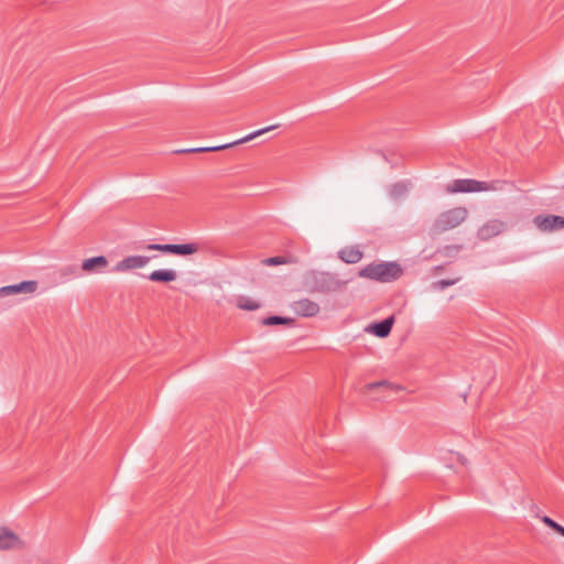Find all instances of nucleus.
<instances>
[{"mask_svg":"<svg viewBox=\"0 0 564 564\" xmlns=\"http://www.w3.org/2000/svg\"><path fill=\"white\" fill-rule=\"evenodd\" d=\"M402 272L401 265L397 262H372L360 269L358 276L388 283L398 280Z\"/></svg>","mask_w":564,"mask_h":564,"instance_id":"obj_1","label":"nucleus"},{"mask_svg":"<svg viewBox=\"0 0 564 564\" xmlns=\"http://www.w3.org/2000/svg\"><path fill=\"white\" fill-rule=\"evenodd\" d=\"M467 217V209L465 207H454L445 210L438 215L434 221V231L441 234L459 226Z\"/></svg>","mask_w":564,"mask_h":564,"instance_id":"obj_2","label":"nucleus"},{"mask_svg":"<svg viewBox=\"0 0 564 564\" xmlns=\"http://www.w3.org/2000/svg\"><path fill=\"white\" fill-rule=\"evenodd\" d=\"M274 128H276V126H270V127L262 128L260 130L249 133L248 135H246L245 138H242L240 140H237V141L230 142V143H226V144H221V145H214V147L182 149V150H176L175 153H203V152H213V151L228 149V148L235 147L237 144H241L243 142L250 141V140L254 139L256 137H259Z\"/></svg>","mask_w":564,"mask_h":564,"instance_id":"obj_3","label":"nucleus"},{"mask_svg":"<svg viewBox=\"0 0 564 564\" xmlns=\"http://www.w3.org/2000/svg\"><path fill=\"white\" fill-rule=\"evenodd\" d=\"M145 250H156L164 253H172L177 256H188L196 253L199 250V245L196 242L175 245V243H149L144 247Z\"/></svg>","mask_w":564,"mask_h":564,"instance_id":"obj_4","label":"nucleus"},{"mask_svg":"<svg viewBox=\"0 0 564 564\" xmlns=\"http://www.w3.org/2000/svg\"><path fill=\"white\" fill-rule=\"evenodd\" d=\"M491 187L486 182H478L474 178H457L453 184L448 185V193H473L488 191Z\"/></svg>","mask_w":564,"mask_h":564,"instance_id":"obj_5","label":"nucleus"},{"mask_svg":"<svg viewBox=\"0 0 564 564\" xmlns=\"http://www.w3.org/2000/svg\"><path fill=\"white\" fill-rule=\"evenodd\" d=\"M39 283L36 281H22L18 284L6 285L0 288V297H6L17 294H32L37 290Z\"/></svg>","mask_w":564,"mask_h":564,"instance_id":"obj_6","label":"nucleus"},{"mask_svg":"<svg viewBox=\"0 0 564 564\" xmlns=\"http://www.w3.org/2000/svg\"><path fill=\"white\" fill-rule=\"evenodd\" d=\"M153 258H155V256H153ZM152 257L149 256H129L116 264L115 271L124 272L133 269L143 268L149 263Z\"/></svg>","mask_w":564,"mask_h":564,"instance_id":"obj_7","label":"nucleus"},{"mask_svg":"<svg viewBox=\"0 0 564 564\" xmlns=\"http://www.w3.org/2000/svg\"><path fill=\"white\" fill-rule=\"evenodd\" d=\"M347 281L337 279L330 273H322L317 280V289L321 292L340 291L346 288Z\"/></svg>","mask_w":564,"mask_h":564,"instance_id":"obj_8","label":"nucleus"},{"mask_svg":"<svg viewBox=\"0 0 564 564\" xmlns=\"http://www.w3.org/2000/svg\"><path fill=\"white\" fill-rule=\"evenodd\" d=\"M291 307L299 316L303 317L316 316L321 310L319 305L310 299L295 301L292 303Z\"/></svg>","mask_w":564,"mask_h":564,"instance_id":"obj_9","label":"nucleus"},{"mask_svg":"<svg viewBox=\"0 0 564 564\" xmlns=\"http://www.w3.org/2000/svg\"><path fill=\"white\" fill-rule=\"evenodd\" d=\"M505 230V223L498 219H492L482 225L477 232L481 240H489Z\"/></svg>","mask_w":564,"mask_h":564,"instance_id":"obj_10","label":"nucleus"},{"mask_svg":"<svg viewBox=\"0 0 564 564\" xmlns=\"http://www.w3.org/2000/svg\"><path fill=\"white\" fill-rule=\"evenodd\" d=\"M534 224L543 231H552L564 228V217L556 215L536 216Z\"/></svg>","mask_w":564,"mask_h":564,"instance_id":"obj_11","label":"nucleus"},{"mask_svg":"<svg viewBox=\"0 0 564 564\" xmlns=\"http://www.w3.org/2000/svg\"><path fill=\"white\" fill-rule=\"evenodd\" d=\"M22 547L23 542L14 532L8 529L0 530V550H13Z\"/></svg>","mask_w":564,"mask_h":564,"instance_id":"obj_12","label":"nucleus"},{"mask_svg":"<svg viewBox=\"0 0 564 564\" xmlns=\"http://www.w3.org/2000/svg\"><path fill=\"white\" fill-rule=\"evenodd\" d=\"M108 265V260L104 256H97L89 259L84 260L82 264V269L85 272H101Z\"/></svg>","mask_w":564,"mask_h":564,"instance_id":"obj_13","label":"nucleus"},{"mask_svg":"<svg viewBox=\"0 0 564 564\" xmlns=\"http://www.w3.org/2000/svg\"><path fill=\"white\" fill-rule=\"evenodd\" d=\"M338 257L345 263L355 264L362 259L364 253L358 247L351 246L341 249L338 252Z\"/></svg>","mask_w":564,"mask_h":564,"instance_id":"obj_14","label":"nucleus"},{"mask_svg":"<svg viewBox=\"0 0 564 564\" xmlns=\"http://www.w3.org/2000/svg\"><path fill=\"white\" fill-rule=\"evenodd\" d=\"M393 323L394 317L390 316L381 322L372 324L369 329L377 337L384 338L390 334Z\"/></svg>","mask_w":564,"mask_h":564,"instance_id":"obj_15","label":"nucleus"},{"mask_svg":"<svg viewBox=\"0 0 564 564\" xmlns=\"http://www.w3.org/2000/svg\"><path fill=\"white\" fill-rule=\"evenodd\" d=\"M148 278L153 282L169 283L176 280L177 274L174 270L161 269L151 272Z\"/></svg>","mask_w":564,"mask_h":564,"instance_id":"obj_16","label":"nucleus"},{"mask_svg":"<svg viewBox=\"0 0 564 564\" xmlns=\"http://www.w3.org/2000/svg\"><path fill=\"white\" fill-rule=\"evenodd\" d=\"M379 388H384L387 390H390V391H400L402 388L398 384H394L388 380H381V381H376V382H371V383H368L365 386V392H370L372 390H376V389H379Z\"/></svg>","mask_w":564,"mask_h":564,"instance_id":"obj_17","label":"nucleus"},{"mask_svg":"<svg viewBox=\"0 0 564 564\" xmlns=\"http://www.w3.org/2000/svg\"><path fill=\"white\" fill-rule=\"evenodd\" d=\"M294 321L292 318L281 316H269L262 319V324L267 326L292 325Z\"/></svg>","mask_w":564,"mask_h":564,"instance_id":"obj_18","label":"nucleus"},{"mask_svg":"<svg viewBox=\"0 0 564 564\" xmlns=\"http://www.w3.org/2000/svg\"><path fill=\"white\" fill-rule=\"evenodd\" d=\"M238 307L247 311H256L260 307V304L253 300L242 297L238 302Z\"/></svg>","mask_w":564,"mask_h":564,"instance_id":"obj_19","label":"nucleus"},{"mask_svg":"<svg viewBox=\"0 0 564 564\" xmlns=\"http://www.w3.org/2000/svg\"><path fill=\"white\" fill-rule=\"evenodd\" d=\"M542 521L547 525L550 527L551 529H553L555 532H557L558 534H561L562 536H564V527H562L561 524H558L557 522H555L553 519H551L550 517L547 516H544L542 518Z\"/></svg>","mask_w":564,"mask_h":564,"instance_id":"obj_20","label":"nucleus"},{"mask_svg":"<svg viewBox=\"0 0 564 564\" xmlns=\"http://www.w3.org/2000/svg\"><path fill=\"white\" fill-rule=\"evenodd\" d=\"M291 262L286 257H271L262 260V263L265 265H280Z\"/></svg>","mask_w":564,"mask_h":564,"instance_id":"obj_21","label":"nucleus"},{"mask_svg":"<svg viewBox=\"0 0 564 564\" xmlns=\"http://www.w3.org/2000/svg\"><path fill=\"white\" fill-rule=\"evenodd\" d=\"M458 281H459L458 278L457 279H452V280L443 279V280H438V281L433 282L432 286H433V289H436V290H444V289H446L448 286L454 285Z\"/></svg>","mask_w":564,"mask_h":564,"instance_id":"obj_22","label":"nucleus"},{"mask_svg":"<svg viewBox=\"0 0 564 564\" xmlns=\"http://www.w3.org/2000/svg\"><path fill=\"white\" fill-rule=\"evenodd\" d=\"M406 192V186L403 183H397L393 185L391 189V195L393 197H400Z\"/></svg>","mask_w":564,"mask_h":564,"instance_id":"obj_23","label":"nucleus"},{"mask_svg":"<svg viewBox=\"0 0 564 564\" xmlns=\"http://www.w3.org/2000/svg\"><path fill=\"white\" fill-rule=\"evenodd\" d=\"M459 249H460V247H458V246H445L442 250H440V252H442L446 257H452L456 252H458Z\"/></svg>","mask_w":564,"mask_h":564,"instance_id":"obj_24","label":"nucleus"}]
</instances>
